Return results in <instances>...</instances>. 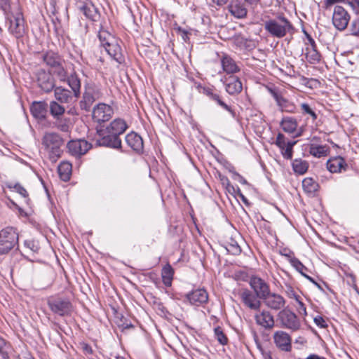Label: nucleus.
<instances>
[{
    "mask_svg": "<svg viewBox=\"0 0 359 359\" xmlns=\"http://www.w3.org/2000/svg\"><path fill=\"white\" fill-rule=\"evenodd\" d=\"M9 32L15 38L19 39L25 34V20L21 13H17L10 20Z\"/></svg>",
    "mask_w": 359,
    "mask_h": 359,
    "instance_id": "obj_13",
    "label": "nucleus"
},
{
    "mask_svg": "<svg viewBox=\"0 0 359 359\" xmlns=\"http://www.w3.org/2000/svg\"><path fill=\"white\" fill-rule=\"evenodd\" d=\"M307 39L311 47H307L306 48V58L308 61L311 64L318 63L321 60V55L317 50L316 43L311 35L307 36Z\"/></svg>",
    "mask_w": 359,
    "mask_h": 359,
    "instance_id": "obj_26",
    "label": "nucleus"
},
{
    "mask_svg": "<svg viewBox=\"0 0 359 359\" xmlns=\"http://www.w3.org/2000/svg\"><path fill=\"white\" fill-rule=\"evenodd\" d=\"M10 348L9 344L0 337V355L1 358H7V354H8V349Z\"/></svg>",
    "mask_w": 359,
    "mask_h": 359,
    "instance_id": "obj_49",
    "label": "nucleus"
},
{
    "mask_svg": "<svg viewBox=\"0 0 359 359\" xmlns=\"http://www.w3.org/2000/svg\"><path fill=\"white\" fill-rule=\"evenodd\" d=\"M257 347L261 352L264 359H273L271 352L270 351L264 349L261 345H258Z\"/></svg>",
    "mask_w": 359,
    "mask_h": 359,
    "instance_id": "obj_57",
    "label": "nucleus"
},
{
    "mask_svg": "<svg viewBox=\"0 0 359 359\" xmlns=\"http://www.w3.org/2000/svg\"><path fill=\"white\" fill-rule=\"evenodd\" d=\"M302 187L306 193L314 194L318 191L319 185L313 178L307 177L302 181Z\"/></svg>",
    "mask_w": 359,
    "mask_h": 359,
    "instance_id": "obj_41",
    "label": "nucleus"
},
{
    "mask_svg": "<svg viewBox=\"0 0 359 359\" xmlns=\"http://www.w3.org/2000/svg\"><path fill=\"white\" fill-rule=\"evenodd\" d=\"M47 304L54 314L62 317L70 316L72 311V304L66 297L50 296L47 299Z\"/></svg>",
    "mask_w": 359,
    "mask_h": 359,
    "instance_id": "obj_6",
    "label": "nucleus"
},
{
    "mask_svg": "<svg viewBox=\"0 0 359 359\" xmlns=\"http://www.w3.org/2000/svg\"><path fill=\"white\" fill-rule=\"evenodd\" d=\"M226 249L229 253L234 255H239L241 252V247L238 243L233 239L231 240V242L227 243Z\"/></svg>",
    "mask_w": 359,
    "mask_h": 359,
    "instance_id": "obj_46",
    "label": "nucleus"
},
{
    "mask_svg": "<svg viewBox=\"0 0 359 359\" xmlns=\"http://www.w3.org/2000/svg\"><path fill=\"white\" fill-rule=\"evenodd\" d=\"M203 94L205 95L210 100L216 102L222 108L227 111L233 118L236 117L235 111L228 104H226L222 100L220 95L211 88H203Z\"/></svg>",
    "mask_w": 359,
    "mask_h": 359,
    "instance_id": "obj_23",
    "label": "nucleus"
},
{
    "mask_svg": "<svg viewBox=\"0 0 359 359\" xmlns=\"http://www.w3.org/2000/svg\"><path fill=\"white\" fill-rule=\"evenodd\" d=\"M280 126L285 132L292 133L297 127V122L292 117H284L280 122Z\"/></svg>",
    "mask_w": 359,
    "mask_h": 359,
    "instance_id": "obj_39",
    "label": "nucleus"
},
{
    "mask_svg": "<svg viewBox=\"0 0 359 359\" xmlns=\"http://www.w3.org/2000/svg\"><path fill=\"white\" fill-rule=\"evenodd\" d=\"M67 148L72 156L80 157L88 151L91 144L83 139L74 140L67 143Z\"/></svg>",
    "mask_w": 359,
    "mask_h": 359,
    "instance_id": "obj_12",
    "label": "nucleus"
},
{
    "mask_svg": "<svg viewBox=\"0 0 359 359\" xmlns=\"http://www.w3.org/2000/svg\"><path fill=\"white\" fill-rule=\"evenodd\" d=\"M234 180L238 181L242 184H248L247 180L238 173H234Z\"/></svg>",
    "mask_w": 359,
    "mask_h": 359,
    "instance_id": "obj_63",
    "label": "nucleus"
},
{
    "mask_svg": "<svg viewBox=\"0 0 359 359\" xmlns=\"http://www.w3.org/2000/svg\"><path fill=\"white\" fill-rule=\"evenodd\" d=\"M174 270L170 264H165L161 271V276L163 284L169 287L172 284V280L173 278Z\"/></svg>",
    "mask_w": 359,
    "mask_h": 359,
    "instance_id": "obj_40",
    "label": "nucleus"
},
{
    "mask_svg": "<svg viewBox=\"0 0 359 359\" xmlns=\"http://www.w3.org/2000/svg\"><path fill=\"white\" fill-rule=\"evenodd\" d=\"M50 114L53 119L63 116L66 113L65 108L57 101H51L48 105Z\"/></svg>",
    "mask_w": 359,
    "mask_h": 359,
    "instance_id": "obj_38",
    "label": "nucleus"
},
{
    "mask_svg": "<svg viewBox=\"0 0 359 359\" xmlns=\"http://www.w3.org/2000/svg\"><path fill=\"white\" fill-rule=\"evenodd\" d=\"M178 32L180 34L182 39L184 40V41H185V42L189 41V34H190V33L189 32L186 31L184 29H182L181 27H179Z\"/></svg>",
    "mask_w": 359,
    "mask_h": 359,
    "instance_id": "obj_59",
    "label": "nucleus"
},
{
    "mask_svg": "<svg viewBox=\"0 0 359 359\" xmlns=\"http://www.w3.org/2000/svg\"><path fill=\"white\" fill-rule=\"evenodd\" d=\"M221 81L225 86L226 91L231 95L239 94L243 89L240 79L234 75L224 76Z\"/></svg>",
    "mask_w": 359,
    "mask_h": 359,
    "instance_id": "obj_17",
    "label": "nucleus"
},
{
    "mask_svg": "<svg viewBox=\"0 0 359 359\" xmlns=\"http://www.w3.org/2000/svg\"><path fill=\"white\" fill-rule=\"evenodd\" d=\"M97 36H98L99 40L101 43V45L103 47L111 42H114V39H116L111 33H110L102 25L100 26Z\"/></svg>",
    "mask_w": 359,
    "mask_h": 359,
    "instance_id": "obj_37",
    "label": "nucleus"
},
{
    "mask_svg": "<svg viewBox=\"0 0 359 359\" xmlns=\"http://www.w3.org/2000/svg\"><path fill=\"white\" fill-rule=\"evenodd\" d=\"M24 247L27 252L29 251L33 254L38 253L40 249L39 242L35 240H25Z\"/></svg>",
    "mask_w": 359,
    "mask_h": 359,
    "instance_id": "obj_43",
    "label": "nucleus"
},
{
    "mask_svg": "<svg viewBox=\"0 0 359 359\" xmlns=\"http://www.w3.org/2000/svg\"><path fill=\"white\" fill-rule=\"evenodd\" d=\"M345 2V0H325L324 4L325 8L327 9L331 6L337 4V3H343Z\"/></svg>",
    "mask_w": 359,
    "mask_h": 359,
    "instance_id": "obj_60",
    "label": "nucleus"
},
{
    "mask_svg": "<svg viewBox=\"0 0 359 359\" xmlns=\"http://www.w3.org/2000/svg\"><path fill=\"white\" fill-rule=\"evenodd\" d=\"M219 57L222 69L226 74L233 75L241 71L237 62L229 55L222 53Z\"/></svg>",
    "mask_w": 359,
    "mask_h": 359,
    "instance_id": "obj_19",
    "label": "nucleus"
},
{
    "mask_svg": "<svg viewBox=\"0 0 359 359\" xmlns=\"http://www.w3.org/2000/svg\"><path fill=\"white\" fill-rule=\"evenodd\" d=\"M36 83L39 88L45 93L51 92L55 88V79L50 73L43 69L36 72Z\"/></svg>",
    "mask_w": 359,
    "mask_h": 359,
    "instance_id": "obj_11",
    "label": "nucleus"
},
{
    "mask_svg": "<svg viewBox=\"0 0 359 359\" xmlns=\"http://www.w3.org/2000/svg\"><path fill=\"white\" fill-rule=\"evenodd\" d=\"M264 304L273 310H280L285 304V300L280 294L269 292L263 299Z\"/></svg>",
    "mask_w": 359,
    "mask_h": 359,
    "instance_id": "obj_21",
    "label": "nucleus"
},
{
    "mask_svg": "<svg viewBox=\"0 0 359 359\" xmlns=\"http://www.w3.org/2000/svg\"><path fill=\"white\" fill-rule=\"evenodd\" d=\"M13 188L15 189L16 192L20 194L25 198H27L28 194L27 190L19 183H16Z\"/></svg>",
    "mask_w": 359,
    "mask_h": 359,
    "instance_id": "obj_53",
    "label": "nucleus"
},
{
    "mask_svg": "<svg viewBox=\"0 0 359 359\" xmlns=\"http://www.w3.org/2000/svg\"><path fill=\"white\" fill-rule=\"evenodd\" d=\"M264 27L270 36L277 39H283L287 34L292 36L295 31L292 23L283 13L265 20Z\"/></svg>",
    "mask_w": 359,
    "mask_h": 359,
    "instance_id": "obj_2",
    "label": "nucleus"
},
{
    "mask_svg": "<svg viewBox=\"0 0 359 359\" xmlns=\"http://www.w3.org/2000/svg\"><path fill=\"white\" fill-rule=\"evenodd\" d=\"M72 168V164L67 161H63L60 163L57 167V171L62 180L67 182L70 179Z\"/></svg>",
    "mask_w": 359,
    "mask_h": 359,
    "instance_id": "obj_36",
    "label": "nucleus"
},
{
    "mask_svg": "<svg viewBox=\"0 0 359 359\" xmlns=\"http://www.w3.org/2000/svg\"><path fill=\"white\" fill-rule=\"evenodd\" d=\"M214 332L215 336L219 344L222 345L227 344L228 339L219 326L215 328Z\"/></svg>",
    "mask_w": 359,
    "mask_h": 359,
    "instance_id": "obj_47",
    "label": "nucleus"
},
{
    "mask_svg": "<svg viewBox=\"0 0 359 359\" xmlns=\"http://www.w3.org/2000/svg\"><path fill=\"white\" fill-rule=\"evenodd\" d=\"M269 93L276 100L277 105L282 111L294 113L296 111L295 104L284 97L276 89L269 88Z\"/></svg>",
    "mask_w": 359,
    "mask_h": 359,
    "instance_id": "obj_16",
    "label": "nucleus"
},
{
    "mask_svg": "<svg viewBox=\"0 0 359 359\" xmlns=\"http://www.w3.org/2000/svg\"><path fill=\"white\" fill-rule=\"evenodd\" d=\"M281 154L285 159H292L293 149L287 147H285L283 149H281Z\"/></svg>",
    "mask_w": 359,
    "mask_h": 359,
    "instance_id": "obj_56",
    "label": "nucleus"
},
{
    "mask_svg": "<svg viewBox=\"0 0 359 359\" xmlns=\"http://www.w3.org/2000/svg\"><path fill=\"white\" fill-rule=\"evenodd\" d=\"M233 43L240 50L245 51H251L256 48V43L253 40L241 36H236L233 39Z\"/></svg>",
    "mask_w": 359,
    "mask_h": 359,
    "instance_id": "obj_32",
    "label": "nucleus"
},
{
    "mask_svg": "<svg viewBox=\"0 0 359 359\" xmlns=\"http://www.w3.org/2000/svg\"><path fill=\"white\" fill-rule=\"evenodd\" d=\"M71 88L75 97H79L81 94V80L78 75L74 72L69 76L67 75L66 81Z\"/></svg>",
    "mask_w": 359,
    "mask_h": 359,
    "instance_id": "obj_34",
    "label": "nucleus"
},
{
    "mask_svg": "<svg viewBox=\"0 0 359 359\" xmlns=\"http://www.w3.org/2000/svg\"><path fill=\"white\" fill-rule=\"evenodd\" d=\"M326 165L327 170L332 173L346 172L349 167L346 160L340 156L330 158L327 161Z\"/></svg>",
    "mask_w": 359,
    "mask_h": 359,
    "instance_id": "obj_20",
    "label": "nucleus"
},
{
    "mask_svg": "<svg viewBox=\"0 0 359 359\" xmlns=\"http://www.w3.org/2000/svg\"><path fill=\"white\" fill-rule=\"evenodd\" d=\"M301 109L302 111V114L306 115H309L312 120L314 121L317 119V114L313 110V109L309 106L307 103H302L301 104Z\"/></svg>",
    "mask_w": 359,
    "mask_h": 359,
    "instance_id": "obj_48",
    "label": "nucleus"
},
{
    "mask_svg": "<svg viewBox=\"0 0 359 359\" xmlns=\"http://www.w3.org/2000/svg\"><path fill=\"white\" fill-rule=\"evenodd\" d=\"M53 69L54 74L58 79L61 81H65L67 79V72L62 66V62H60L59 65L57 67H55Z\"/></svg>",
    "mask_w": 359,
    "mask_h": 359,
    "instance_id": "obj_45",
    "label": "nucleus"
},
{
    "mask_svg": "<svg viewBox=\"0 0 359 359\" xmlns=\"http://www.w3.org/2000/svg\"><path fill=\"white\" fill-rule=\"evenodd\" d=\"M57 0H50V11L53 15H55L57 13Z\"/></svg>",
    "mask_w": 359,
    "mask_h": 359,
    "instance_id": "obj_64",
    "label": "nucleus"
},
{
    "mask_svg": "<svg viewBox=\"0 0 359 359\" xmlns=\"http://www.w3.org/2000/svg\"><path fill=\"white\" fill-rule=\"evenodd\" d=\"M127 128L125 121L121 118L114 119L105 129L97 130V144L114 149L121 148V140L119 135L123 134Z\"/></svg>",
    "mask_w": 359,
    "mask_h": 359,
    "instance_id": "obj_1",
    "label": "nucleus"
},
{
    "mask_svg": "<svg viewBox=\"0 0 359 359\" xmlns=\"http://www.w3.org/2000/svg\"><path fill=\"white\" fill-rule=\"evenodd\" d=\"M53 90L57 102L64 104H69L72 102L74 95L69 90L61 86L55 87Z\"/></svg>",
    "mask_w": 359,
    "mask_h": 359,
    "instance_id": "obj_30",
    "label": "nucleus"
},
{
    "mask_svg": "<svg viewBox=\"0 0 359 359\" xmlns=\"http://www.w3.org/2000/svg\"><path fill=\"white\" fill-rule=\"evenodd\" d=\"M287 294L290 298H294L296 301L298 299H300V296L297 294L291 287H288L287 290Z\"/></svg>",
    "mask_w": 359,
    "mask_h": 359,
    "instance_id": "obj_61",
    "label": "nucleus"
},
{
    "mask_svg": "<svg viewBox=\"0 0 359 359\" xmlns=\"http://www.w3.org/2000/svg\"><path fill=\"white\" fill-rule=\"evenodd\" d=\"M103 95L104 93L100 85L91 81L86 82L81 99L79 102L81 109L86 112L90 111L94 102L102 99Z\"/></svg>",
    "mask_w": 359,
    "mask_h": 359,
    "instance_id": "obj_3",
    "label": "nucleus"
},
{
    "mask_svg": "<svg viewBox=\"0 0 359 359\" xmlns=\"http://www.w3.org/2000/svg\"><path fill=\"white\" fill-rule=\"evenodd\" d=\"M309 151L311 155L316 158L326 156L329 154V147L327 145H318L311 144L309 145Z\"/></svg>",
    "mask_w": 359,
    "mask_h": 359,
    "instance_id": "obj_35",
    "label": "nucleus"
},
{
    "mask_svg": "<svg viewBox=\"0 0 359 359\" xmlns=\"http://www.w3.org/2000/svg\"><path fill=\"white\" fill-rule=\"evenodd\" d=\"M114 110L112 107L103 102L96 104L92 110V117L94 121L104 123L108 121L112 116Z\"/></svg>",
    "mask_w": 359,
    "mask_h": 359,
    "instance_id": "obj_10",
    "label": "nucleus"
},
{
    "mask_svg": "<svg viewBox=\"0 0 359 359\" xmlns=\"http://www.w3.org/2000/svg\"><path fill=\"white\" fill-rule=\"evenodd\" d=\"M224 168H225L226 170H227L229 172H231L232 174V178L234 177V173H238L235 170L234 166L231 163H230L226 162L224 164Z\"/></svg>",
    "mask_w": 359,
    "mask_h": 359,
    "instance_id": "obj_62",
    "label": "nucleus"
},
{
    "mask_svg": "<svg viewBox=\"0 0 359 359\" xmlns=\"http://www.w3.org/2000/svg\"><path fill=\"white\" fill-rule=\"evenodd\" d=\"M238 295L245 307L252 311H259L262 306L261 299L252 290L242 289L240 290Z\"/></svg>",
    "mask_w": 359,
    "mask_h": 359,
    "instance_id": "obj_9",
    "label": "nucleus"
},
{
    "mask_svg": "<svg viewBox=\"0 0 359 359\" xmlns=\"http://www.w3.org/2000/svg\"><path fill=\"white\" fill-rule=\"evenodd\" d=\"M228 11L231 15L238 19L246 18L248 10L241 0H231L228 5Z\"/></svg>",
    "mask_w": 359,
    "mask_h": 359,
    "instance_id": "obj_24",
    "label": "nucleus"
},
{
    "mask_svg": "<svg viewBox=\"0 0 359 359\" xmlns=\"http://www.w3.org/2000/svg\"><path fill=\"white\" fill-rule=\"evenodd\" d=\"M79 348L86 355H90L93 353L92 346L86 342L79 343Z\"/></svg>",
    "mask_w": 359,
    "mask_h": 359,
    "instance_id": "obj_50",
    "label": "nucleus"
},
{
    "mask_svg": "<svg viewBox=\"0 0 359 359\" xmlns=\"http://www.w3.org/2000/svg\"><path fill=\"white\" fill-rule=\"evenodd\" d=\"M104 48L109 55L118 63L121 64L124 62L125 58L117 39H114V42H111L104 46Z\"/></svg>",
    "mask_w": 359,
    "mask_h": 359,
    "instance_id": "obj_25",
    "label": "nucleus"
},
{
    "mask_svg": "<svg viewBox=\"0 0 359 359\" xmlns=\"http://www.w3.org/2000/svg\"><path fill=\"white\" fill-rule=\"evenodd\" d=\"M186 299L193 306H203L208 301V294L205 289L198 288L187 293Z\"/></svg>",
    "mask_w": 359,
    "mask_h": 359,
    "instance_id": "obj_18",
    "label": "nucleus"
},
{
    "mask_svg": "<svg viewBox=\"0 0 359 359\" xmlns=\"http://www.w3.org/2000/svg\"><path fill=\"white\" fill-rule=\"evenodd\" d=\"M290 263L292 266L304 277L307 276L306 272L309 271V269L297 258H292L290 259Z\"/></svg>",
    "mask_w": 359,
    "mask_h": 359,
    "instance_id": "obj_44",
    "label": "nucleus"
},
{
    "mask_svg": "<svg viewBox=\"0 0 359 359\" xmlns=\"http://www.w3.org/2000/svg\"><path fill=\"white\" fill-rule=\"evenodd\" d=\"M273 340L276 346L281 351L290 352L292 350V337L283 330L276 331L273 334Z\"/></svg>",
    "mask_w": 359,
    "mask_h": 359,
    "instance_id": "obj_14",
    "label": "nucleus"
},
{
    "mask_svg": "<svg viewBox=\"0 0 359 359\" xmlns=\"http://www.w3.org/2000/svg\"><path fill=\"white\" fill-rule=\"evenodd\" d=\"M54 120L55 128L62 132L68 133L71 130L73 126L74 123L72 120L69 117L66 116L65 114L56 118Z\"/></svg>",
    "mask_w": 359,
    "mask_h": 359,
    "instance_id": "obj_33",
    "label": "nucleus"
},
{
    "mask_svg": "<svg viewBox=\"0 0 359 359\" xmlns=\"http://www.w3.org/2000/svg\"><path fill=\"white\" fill-rule=\"evenodd\" d=\"M297 303L298 304L297 310L300 315H302L304 316L307 315L306 312V308L305 304L302 302L301 298L298 299L297 301Z\"/></svg>",
    "mask_w": 359,
    "mask_h": 359,
    "instance_id": "obj_55",
    "label": "nucleus"
},
{
    "mask_svg": "<svg viewBox=\"0 0 359 359\" xmlns=\"http://www.w3.org/2000/svg\"><path fill=\"white\" fill-rule=\"evenodd\" d=\"M351 15L348 12L341 6H335L333 11L332 21L334 27L338 31H344L347 28L350 22Z\"/></svg>",
    "mask_w": 359,
    "mask_h": 359,
    "instance_id": "obj_8",
    "label": "nucleus"
},
{
    "mask_svg": "<svg viewBox=\"0 0 359 359\" xmlns=\"http://www.w3.org/2000/svg\"><path fill=\"white\" fill-rule=\"evenodd\" d=\"M275 144L280 148V149H283L286 146L285 137L283 134L278 133Z\"/></svg>",
    "mask_w": 359,
    "mask_h": 359,
    "instance_id": "obj_52",
    "label": "nucleus"
},
{
    "mask_svg": "<svg viewBox=\"0 0 359 359\" xmlns=\"http://www.w3.org/2000/svg\"><path fill=\"white\" fill-rule=\"evenodd\" d=\"M313 321L316 323V325L319 327L325 328L327 327L326 321L322 316H317L316 317L314 318Z\"/></svg>",
    "mask_w": 359,
    "mask_h": 359,
    "instance_id": "obj_54",
    "label": "nucleus"
},
{
    "mask_svg": "<svg viewBox=\"0 0 359 359\" xmlns=\"http://www.w3.org/2000/svg\"><path fill=\"white\" fill-rule=\"evenodd\" d=\"M249 284L252 292L263 299L271 292L269 284L262 278L253 276L250 278Z\"/></svg>",
    "mask_w": 359,
    "mask_h": 359,
    "instance_id": "obj_15",
    "label": "nucleus"
},
{
    "mask_svg": "<svg viewBox=\"0 0 359 359\" xmlns=\"http://www.w3.org/2000/svg\"><path fill=\"white\" fill-rule=\"evenodd\" d=\"M123 318H121L120 323L118 324V327H121L123 330H128L134 327L131 323H128L126 320H123Z\"/></svg>",
    "mask_w": 359,
    "mask_h": 359,
    "instance_id": "obj_58",
    "label": "nucleus"
},
{
    "mask_svg": "<svg viewBox=\"0 0 359 359\" xmlns=\"http://www.w3.org/2000/svg\"><path fill=\"white\" fill-rule=\"evenodd\" d=\"M42 60L43 62L50 68L57 67L60 62H62L60 55L52 50L46 51L42 54Z\"/></svg>",
    "mask_w": 359,
    "mask_h": 359,
    "instance_id": "obj_31",
    "label": "nucleus"
},
{
    "mask_svg": "<svg viewBox=\"0 0 359 359\" xmlns=\"http://www.w3.org/2000/svg\"><path fill=\"white\" fill-rule=\"evenodd\" d=\"M18 233L15 228L7 226L0 231V255H6L18 245Z\"/></svg>",
    "mask_w": 359,
    "mask_h": 359,
    "instance_id": "obj_5",
    "label": "nucleus"
},
{
    "mask_svg": "<svg viewBox=\"0 0 359 359\" xmlns=\"http://www.w3.org/2000/svg\"><path fill=\"white\" fill-rule=\"evenodd\" d=\"M126 142L136 153L140 154L143 151V140L140 135L135 132H131L126 136Z\"/></svg>",
    "mask_w": 359,
    "mask_h": 359,
    "instance_id": "obj_27",
    "label": "nucleus"
},
{
    "mask_svg": "<svg viewBox=\"0 0 359 359\" xmlns=\"http://www.w3.org/2000/svg\"><path fill=\"white\" fill-rule=\"evenodd\" d=\"M79 10L89 20L97 21L100 18V14L98 9L90 2H84L79 6Z\"/></svg>",
    "mask_w": 359,
    "mask_h": 359,
    "instance_id": "obj_29",
    "label": "nucleus"
},
{
    "mask_svg": "<svg viewBox=\"0 0 359 359\" xmlns=\"http://www.w3.org/2000/svg\"><path fill=\"white\" fill-rule=\"evenodd\" d=\"M42 144L48 153L50 160L56 162L62 154L63 139L61 136L56 133H47L42 139Z\"/></svg>",
    "mask_w": 359,
    "mask_h": 359,
    "instance_id": "obj_4",
    "label": "nucleus"
},
{
    "mask_svg": "<svg viewBox=\"0 0 359 359\" xmlns=\"http://www.w3.org/2000/svg\"><path fill=\"white\" fill-rule=\"evenodd\" d=\"M351 34L353 36L359 35V19H354L351 24Z\"/></svg>",
    "mask_w": 359,
    "mask_h": 359,
    "instance_id": "obj_51",
    "label": "nucleus"
},
{
    "mask_svg": "<svg viewBox=\"0 0 359 359\" xmlns=\"http://www.w3.org/2000/svg\"><path fill=\"white\" fill-rule=\"evenodd\" d=\"M256 323L265 329H271L274 327V318L272 314L266 310H263L255 316Z\"/></svg>",
    "mask_w": 359,
    "mask_h": 359,
    "instance_id": "obj_28",
    "label": "nucleus"
},
{
    "mask_svg": "<svg viewBox=\"0 0 359 359\" xmlns=\"http://www.w3.org/2000/svg\"><path fill=\"white\" fill-rule=\"evenodd\" d=\"M277 320L283 328L297 332L302 328V323L299 317L290 309H283L277 315Z\"/></svg>",
    "mask_w": 359,
    "mask_h": 359,
    "instance_id": "obj_7",
    "label": "nucleus"
},
{
    "mask_svg": "<svg viewBox=\"0 0 359 359\" xmlns=\"http://www.w3.org/2000/svg\"><path fill=\"white\" fill-rule=\"evenodd\" d=\"M48 104L45 101H34L30 106L32 115L38 121L46 119L48 113Z\"/></svg>",
    "mask_w": 359,
    "mask_h": 359,
    "instance_id": "obj_22",
    "label": "nucleus"
},
{
    "mask_svg": "<svg viewBox=\"0 0 359 359\" xmlns=\"http://www.w3.org/2000/svg\"><path fill=\"white\" fill-rule=\"evenodd\" d=\"M292 168L294 172L299 175H304L309 168L308 163L300 158L294 159L292 163Z\"/></svg>",
    "mask_w": 359,
    "mask_h": 359,
    "instance_id": "obj_42",
    "label": "nucleus"
}]
</instances>
